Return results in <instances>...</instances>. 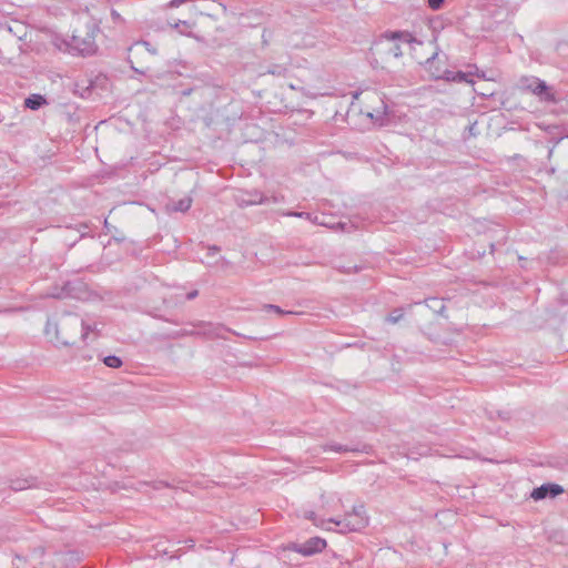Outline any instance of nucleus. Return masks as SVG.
<instances>
[{"label": "nucleus", "instance_id": "412c9836", "mask_svg": "<svg viewBox=\"0 0 568 568\" xmlns=\"http://www.w3.org/2000/svg\"><path fill=\"white\" fill-rule=\"evenodd\" d=\"M445 0H428V7L432 10H439Z\"/></svg>", "mask_w": 568, "mask_h": 568}, {"label": "nucleus", "instance_id": "c85d7f7f", "mask_svg": "<svg viewBox=\"0 0 568 568\" xmlns=\"http://www.w3.org/2000/svg\"><path fill=\"white\" fill-rule=\"evenodd\" d=\"M50 329H51V324L48 323V325H47V334H50Z\"/></svg>", "mask_w": 568, "mask_h": 568}, {"label": "nucleus", "instance_id": "f257e3e1", "mask_svg": "<svg viewBox=\"0 0 568 568\" xmlns=\"http://www.w3.org/2000/svg\"><path fill=\"white\" fill-rule=\"evenodd\" d=\"M387 106L381 95L376 91H366L354 94V100L347 112V119L352 114L359 112L371 119L375 125L383 126L386 124Z\"/></svg>", "mask_w": 568, "mask_h": 568}, {"label": "nucleus", "instance_id": "aec40b11", "mask_svg": "<svg viewBox=\"0 0 568 568\" xmlns=\"http://www.w3.org/2000/svg\"><path fill=\"white\" fill-rule=\"evenodd\" d=\"M305 517L308 518L310 520H312L316 526H321L323 527L324 526V520L321 519L320 521L317 520V517L315 516V513L313 511H310V513H306L305 514Z\"/></svg>", "mask_w": 568, "mask_h": 568}, {"label": "nucleus", "instance_id": "2eb2a0df", "mask_svg": "<svg viewBox=\"0 0 568 568\" xmlns=\"http://www.w3.org/2000/svg\"><path fill=\"white\" fill-rule=\"evenodd\" d=\"M323 452H334V453H345V452H354L355 449L348 448L347 446H343L339 444L324 445L322 446Z\"/></svg>", "mask_w": 568, "mask_h": 568}, {"label": "nucleus", "instance_id": "f3484780", "mask_svg": "<svg viewBox=\"0 0 568 568\" xmlns=\"http://www.w3.org/2000/svg\"><path fill=\"white\" fill-rule=\"evenodd\" d=\"M404 316V312L402 308L394 310L386 318V322L390 324H396L399 322Z\"/></svg>", "mask_w": 568, "mask_h": 568}, {"label": "nucleus", "instance_id": "393cba45", "mask_svg": "<svg viewBox=\"0 0 568 568\" xmlns=\"http://www.w3.org/2000/svg\"><path fill=\"white\" fill-rule=\"evenodd\" d=\"M47 296L54 297V298H62L63 297V292L62 291H60V292H52L50 294H47Z\"/></svg>", "mask_w": 568, "mask_h": 568}, {"label": "nucleus", "instance_id": "9d476101", "mask_svg": "<svg viewBox=\"0 0 568 568\" xmlns=\"http://www.w3.org/2000/svg\"><path fill=\"white\" fill-rule=\"evenodd\" d=\"M192 204L191 197H183L178 202H170L166 204V210L169 212H186Z\"/></svg>", "mask_w": 568, "mask_h": 568}, {"label": "nucleus", "instance_id": "4be33fe9", "mask_svg": "<svg viewBox=\"0 0 568 568\" xmlns=\"http://www.w3.org/2000/svg\"><path fill=\"white\" fill-rule=\"evenodd\" d=\"M26 483H27L26 480H23V481H14V483H12L11 487H12L13 490H17V491L18 490H23V489L30 487V485H26Z\"/></svg>", "mask_w": 568, "mask_h": 568}, {"label": "nucleus", "instance_id": "423d86ee", "mask_svg": "<svg viewBox=\"0 0 568 568\" xmlns=\"http://www.w3.org/2000/svg\"><path fill=\"white\" fill-rule=\"evenodd\" d=\"M525 82H528L525 84V88L530 90L535 95L539 97L541 101L546 102H555V95L550 92L548 85L545 81L539 80L537 78L532 79H525Z\"/></svg>", "mask_w": 568, "mask_h": 568}, {"label": "nucleus", "instance_id": "f8f14e48", "mask_svg": "<svg viewBox=\"0 0 568 568\" xmlns=\"http://www.w3.org/2000/svg\"><path fill=\"white\" fill-rule=\"evenodd\" d=\"M471 75V72H463V71H446L445 72V79L448 80V81H454V82H471V80L469 79V77Z\"/></svg>", "mask_w": 568, "mask_h": 568}, {"label": "nucleus", "instance_id": "20e7f679", "mask_svg": "<svg viewBox=\"0 0 568 568\" xmlns=\"http://www.w3.org/2000/svg\"><path fill=\"white\" fill-rule=\"evenodd\" d=\"M98 27L92 23V31H78L70 37V45L73 54L90 55L95 53L98 45L95 43V32Z\"/></svg>", "mask_w": 568, "mask_h": 568}, {"label": "nucleus", "instance_id": "cd10ccee", "mask_svg": "<svg viewBox=\"0 0 568 568\" xmlns=\"http://www.w3.org/2000/svg\"><path fill=\"white\" fill-rule=\"evenodd\" d=\"M132 69H133L136 73H141V74H143V73H144L143 71H141V70H139V69H136V68H134V67H132Z\"/></svg>", "mask_w": 568, "mask_h": 568}, {"label": "nucleus", "instance_id": "a878e982", "mask_svg": "<svg viewBox=\"0 0 568 568\" xmlns=\"http://www.w3.org/2000/svg\"><path fill=\"white\" fill-rule=\"evenodd\" d=\"M272 201L274 203H278V202H282L283 201V196H277V195H274L272 196V199L268 197V202Z\"/></svg>", "mask_w": 568, "mask_h": 568}, {"label": "nucleus", "instance_id": "7ed1b4c3", "mask_svg": "<svg viewBox=\"0 0 568 568\" xmlns=\"http://www.w3.org/2000/svg\"><path fill=\"white\" fill-rule=\"evenodd\" d=\"M416 38L408 31H386L381 36V43L385 45L387 57L400 58L403 55L400 43H414Z\"/></svg>", "mask_w": 568, "mask_h": 568}, {"label": "nucleus", "instance_id": "bb28decb", "mask_svg": "<svg viewBox=\"0 0 568 568\" xmlns=\"http://www.w3.org/2000/svg\"><path fill=\"white\" fill-rule=\"evenodd\" d=\"M196 295H197V291H193V292H191V293H189V294H187V298H189V300H192V298H194Z\"/></svg>", "mask_w": 568, "mask_h": 568}, {"label": "nucleus", "instance_id": "a211bd4d", "mask_svg": "<svg viewBox=\"0 0 568 568\" xmlns=\"http://www.w3.org/2000/svg\"><path fill=\"white\" fill-rule=\"evenodd\" d=\"M263 310L264 311H273L278 315L294 314V312H292V311H284L280 306L273 305V304H265L263 306Z\"/></svg>", "mask_w": 568, "mask_h": 568}, {"label": "nucleus", "instance_id": "b1692460", "mask_svg": "<svg viewBox=\"0 0 568 568\" xmlns=\"http://www.w3.org/2000/svg\"><path fill=\"white\" fill-rule=\"evenodd\" d=\"M111 17H112L113 22H122L123 21L121 14L115 10L111 11Z\"/></svg>", "mask_w": 568, "mask_h": 568}, {"label": "nucleus", "instance_id": "7c9ffc66", "mask_svg": "<svg viewBox=\"0 0 568 568\" xmlns=\"http://www.w3.org/2000/svg\"><path fill=\"white\" fill-rule=\"evenodd\" d=\"M175 28H182V24L179 22L175 24Z\"/></svg>", "mask_w": 568, "mask_h": 568}, {"label": "nucleus", "instance_id": "39448f33", "mask_svg": "<svg viewBox=\"0 0 568 568\" xmlns=\"http://www.w3.org/2000/svg\"><path fill=\"white\" fill-rule=\"evenodd\" d=\"M327 523H333L341 527L342 531H357L368 525V517L363 505L353 507L351 513L345 514L342 519H328Z\"/></svg>", "mask_w": 568, "mask_h": 568}, {"label": "nucleus", "instance_id": "6e6552de", "mask_svg": "<svg viewBox=\"0 0 568 568\" xmlns=\"http://www.w3.org/2000/svg\"><path fill=\"white\" fill-rule=\"evenodd\" d=\"M236 203L240 206H250L256 204H265L268 203V197L264 196L262 193L254 191L252 193H243L235 197Z\"/></svg>", "mask_w": 568, "mask_h": 568}, {"label": "nucleus", "instance_id": "c756f323", "mask_svg": "<svg viewBox=\"0 0 568 568\" xmlns=\"http://www.w3.org/2000/svg\"><path fill=\"white\" fill-rule=\"evenodd\" d=\"M210 251H212V253H216L219 251V248L214 246V247H211Z\"/></svg>", "mask_w": 568, "mask_h": 568}, {"label": "nucleus", "instance_id": "5701e85b", "mask_svg": "<svg viewBox=\"0 0 568 568\" xmlns=\"http://www.w3.org/2000/svg\"><path fill=\"white\" fill-rule=\"evenodd\" d=\"M285 215L311 219V214L310 213H305V212H288V213H285Z\"/></svg>", "mask_w": 568, "mask_h": 568}, {"label": "nucleus", "instance_id": "6ab92c4d", "mask_svg": "<svg viewBox=\"0 0 568 568\" xmlns=\"http://www.w3.org/2000/svg\"><path fill=\"white\" fill-rule=\"evenodd\" d=\"M285 72H286V68L281 64H275L267 70V73L277 75V77L284 75Z\"/></svg>", "mask_w": 568, "mask_h": 568}, {"label": "nucleus", "instance_id": "0eeeda50", "mask_svg": "<svg viewBox=\"0 0 568 568\" xmlns=\"http://www.w3.org/2000/svg\"><path fill=\"white\" fill-rule=\"evenodd\" d=\"M326 547V541L318 537H313L303 544H294L292 549L303 556H312L322 551Z\"/></svg>", "mask_w": 568, "mask_h": 568}, {"label": "nucleus", "instance_id": "dca6fc26", "mask_svg": "<svg viewBox=\"0 0 568 568\" xmlns=\"http://www.w3.org/2000/svg\"><path fill=\"white\" fill-rule=\"evenodd\" d=\"M103 363L111 368H119L122 365L121 358L115 355L104 357Z\"/></svg>", "mask_w": 568, "mask_h": 568}, {"label": "nucleus", "instance_id": "1a4fd4ad", "mask_svg": "<svg viewBox=\"0 0 568 568\" xmlns=\"http://www.w3.org/2000/svg\"><path fill=\"white\" fill-rule=\"evenodd\" d=\"M562 491H564V489L559 485H556V484H545V485H541L538 488H535L531 491L530 497L532 499H535V500H540V499L546 498L547 496L555 497V496L561 494Z\"/></svg>", "mask_w": 568, "mask_h": 568}, {"label": "nucleus", "instance_id": "9b49d317", "mask_svg": "<svg viewBox=\"0 0 568 568\" xmlns=\"http://www.w3.org/2000/svg\"><path fill=\"white\" fill-rule=\"evenodd\" d=\"M45 104H48V102L41 94H31L24 100V106L30 110H39Z\"/></svg>", "mask_w": 568, "mask_h": 568}, {"label": "nucleus", "instance_id": "4468645a", "mask_svg": "<svg viewBox=\"0 0 568 568\" xmlns=\"http://www.w3.org/2000/svg\"><path fill=\"white\" fill-rule=\"evenodd\" d=\"M108 79L105 77H98L95 80H92V88L87 87L83 88V92L81 93L82 97H85L87 94H90L92 90H94L98 85L106 87Z\"/></svg>", "mask_w": 568, "mask_h": 568}, {"label": "nucleus", "instance_id": "ddd939ff", "mask_svg": "<svg viewBox=\"0 0 568 568\" xmlns=\"http://www.w3.org/2000/svg\"><path fill=\"white\" fill-rule=\"evenodd\" d=\"M52 44L54 48H57L60 51H65L72 53L71 45H70V39H63L59 36L53 37Z\"/></svg>", "mask_w": 568, "mask_h": 568}, {"label": "nucleus", "instance_id": "f03ea898", "mask_svg": "<svg viewBox=\"0 0 568 568\" xmlns=\"http://www.w3.org/2000/svg\"><path fill=\"white\" fill-rule=\"evenodd\" d=\"M53 329L58 341L67 346L74 345L77 337L85 342L93 327L88 325L78 315L69 314L61 317L60 322L53 325Z\"/></svg>", "mask_w": 568, "mask_h": 568}]
</instances>
